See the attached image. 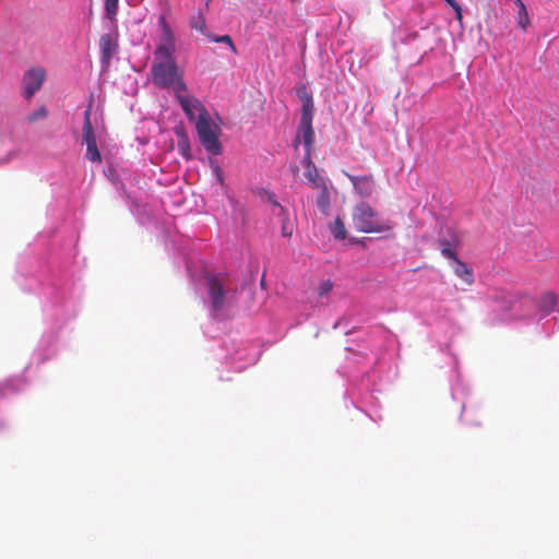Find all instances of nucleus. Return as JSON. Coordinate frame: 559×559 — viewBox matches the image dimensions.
Segmentation results:
<instances>
[{"label": "nucleus", "mask_w": 559, "mask_h": 559, "mask_svg": "<svg viewBox=\"0 0 559 559\" xmlns=\"http://www.w3.org/2000/svg\"><path fill=\"white\" fill-rule=\"evenodd\" d=\"M183 74L185 70L177 64L176 58H153L151 75L153 84L157 87L170 90L174 94L187 91Z\"/></svg>", "instance_id": "1"}, {"label": "nucleus", "mask_w": 559, "mask_h": 559, "mask_svg": "<svg viewBox=\"0 0 559 559\" xmlns=\"http://www.w3.org/2000/svg\"><path fill=\"white\" fill-rule=\"evenodd\" d=\"M352 224L357 231L365 234H380L392 229L391 223L381 219L379 213L365 201L353 207Z\"/></svg>", "instance_id": "2"}, {"label": "nucleus", "mask_w": 559, "mask_h": 559, "mask_svg": "<svg viewBox=\"0 0 559 559\" xmlns=\"http://www.w3.org/2000/svg\"><path fill=\"white\" fill-rule=\"evenodd\" d=\"M195 129L204 148L212 155H219L222 153V144L219 142L221 128L211 120L210 114L197 119Z\"/></svg>", "instance_id": "3"}, {"label": "nucleus", "mask_w": 559, "mask_h": 559, "mask_svg": "<svg viewBox=\"0 0 559 559\" xmlns=\"http://www.w3.org/2000/svg\"><path fill=\"white\" fill-rule=\"evenodd\" d=\"M158 26L159 35L156 48L154 50V58H175L177 50L176 36L164 14L159 15L158 17Z\"/></svg>", "instance_id": "4"}, {"label": "nucleus", "mask_w": 559, "mask_h": 559, "mask_svg": "<svg viewBox=\"0 0 559 559\" xmlns=\"http://www.w3.org/2000/svg\"><path fill=\"white\" fill-rule=\"evenodd\" d=\"M91 115H92V105L90 104L88 107L84 111L82 141L86 145V158L91 163L100 164L103 162V158H102V154L97 147V141H96L94 128L92 126Z\"/></svg>", "instance_id": "5"}, {"label": "nucleus", "mask_w": 559, "mask_h": 559, "mask_svg": "<svg viewBox=\"0 0 559 559\" xmlns=\"http://www.w3.org/2000/svg\"><path fill=\"white\" fill-rule=\"evenodd\" d=\"M175 96L190 121H197L200 117L209 115L205 106L197 97L189 95L188 90L180 91Z\"/></svg>", "instance_id": "6"}, {"label": "nucleus", "mask_w": 559, "mask_h": 559, "mask_svg": "<svg viewBox=\"0 0 559 559\" xmlns=\"http://www.w3.org/2000/svg\"><path fill=\"white\" fill-rule=\"evenodd\" d=\"M209 297L212 310L218 313L223 310L226 299V289L223 280L217 275L206 276Z\"/></svg>", "instance_id": "7"}, {"label": "nucleus", "mask_w": 559, "mask_h": 559, "mask_svg": "<svg viewBox=\"0 0 559 559\" xmlns=\"http://www.w3.org/2000/svg\"><path fill=\"white\" fill-rule=\"evenodd\" d=\"M46 72L41 68H33L28 70L22 81L23 96L31 98L39 91L44 84Z\"/></svg>", "instance_id": "8"}, {"label": "nucleus", "mask_w": 559, "mask_h": 559, "mask_svg": "<svg viewBox=\"0 0 559 559\" xmlns=\"http://www.w3.org/2000/svg\"><path fill=\"white\" fill-rule=\"evenodd\" d=\"M350 182L354 186L355 191L361 197V198H369L373 192V178L371 176H353L347 175Z\"/></svg>", "instance_id": "9"}, {"label": "nucleus", "mask_w": 559, "mask_h": 559, "mask_svg": "<svg viewBox=\"0 0 559 559\" xmlns=\"http://www.w3.org/2000/svg\"><path fill=\"white\" fill-rule=\"evenodd\" d=\"M304 165L306 168L305 176L313 188L319 189V188L325 186V181L319 175L318 169H317L314 163L312 162L311 154L309 152L305 153Z\"/></svg>", "instance_id": "10"}, {"label": "nucleus", "mask_w": 559, "mask_h": 559, "mask_svg": "<svg viewBox=\"0 0 559 559\" xmlns=\"http://www.w3.org/2000/svg\"><path fill=\"white\" fill-rule=\"evenodd\" d=\"M297 135L302 140L305 146V153L311 154L312 146L314 143V131L312 128V121L300 120L297 129Z\"/></svg>", "instance_id": "11"}, {"label": "nucleus", "mask_w": 559, "mask_h": 559, "mask_svg": "<svg viewBox=\"0 0 559 559\" xmlns=\"http://www.w3.org/2000/svg\"><path fill=\"white\" fill-rule=\"evenodd\" d=\"M102 50V60L104 63H109L112 55L117 49V43L110 34H104L99 40Z\"/></svg>", "instance_id": "12"}, {"label": "nucleus", "mask_w": 559, "mask_h": 559, "mask_svg": "<svg viewBox=\"0 0 559 559\" xmlns=\"http://www.w3.org/2000/svg\"><path fill=\"white\" fill-rule=\"evenodd\" d=\"M176 135L178 138V151L179 153L181 154V156L189 160L192 158V155H191V148H190V142H189V138L186 133V131L180 128V129H176Z\"/></svg>", "instance_id": "13"}, {"label": "nucleus", "mask_w": 559, "mask_h": 559, "mask_svg": "<svg viewBox=\"0 0 559 559\" xmlns=\"http://www.w3.org/2000/svg\"><path fill=\"white\" fill-rule=\"evenodd\" d=\"M454 273L457 277L463 280L467 285H472L474 283L473 270L460 259L454 262Z\"/></svg>", "instance_id": "14"}, {"label": "nucleus", "mask_w": 559, "mask_h": 559, "mask_svg": "<svg viewBox=\"0 0 559 559\" xmlns=\"http://www.w3.org/2000/svg\"><path fill=\"white\" fill-rule=\"evenodd\" d=\"M330 230L333 237L337 240H344L346 238L347 230L340 216L330 225Z\"/></svg>", "instance_id": "15"}, {"label": "nucleus", "mask_w": 559, "mask_h": 559, "mask_svg": "<svg viewBox=\"0 0 559 559\" xmlns=\"http://www.w3.org/2000/svg\"><path fill=\"white\" fill-rule=\"evenodd\" d=\"M516 5L519 7L516 22L520 27L526 29L530 24V17L525 4L522 0H518Z\"/></svg>", "instance_id": "16"}, {"label": "nucleus", "mask_w": 559, "mask_h": 559, "mask_svg": "<svg viewBox=\"0 0 559 559\" xmlns=\"http://www.w3.org/2000/svg\"><path fill=\"white\" fill-rule=\"evenodd\" d=\"M321 192L317 199V205L322 212H326L330 206V194L326 185L321 187Z\"/></svg>", "instance_id": "17"}, {"label": "nucleus", "mask_w": 559, "mask_h": 559, "mask_svg": "<svg viewBox=\"0 0 559 559\" xmlns=\"http://www.w3.org/2000/svg\"><path fill=\"white\" fill-rule=\"evenodd\" d=\"M313 110H314V106H313V100L312 99H308L307 102H302V108H301V116H300V120H305L306 121H312L313 119Z\"/></svg>", "instance_id": "18"}, {"label": "nucleus", "mask_w": 559, "mask_h": 559, "mask_svg": "<svg viewBox=\"0 0 559 559\" xmlns=\"http://www.w3.org/2000/svg\"><path fill=\"white\" fill-rule=\"evenodd\" d=\"M190 26L193 29L199 31L200 33H204L206 28V22L204 16L199 12L195 16H193L190 21Z\"/></svg>", "instance_id": "19"}, {"label": "nucleus", "mask_w": 559, "mask_h": 559, "mask_svg": "<svg viewBox=\"0 0 559 559\" xmlns=\"http://www.w3.org/2000/svg\"><path fill=\"white\" fill-rule=\"evenodd\" d=\"M119 0H105V12L108 19L114 20L118 12Z\"/></svg>", "instance_id": "20"}, {"label": "nucleus", "mask_w": 559, "mask_h": 559, "mask_svg": "<svg viewBox=\"0 0 559 559\" xmlns=\"http://www.w3.org/2000/svg\"><path fill=\"white\" fill-rule=\"evenodd\" d=\"M282 216V227H281V234L283 237H292L294 231V225L289 222L287 217V213Z\"/></svg>", "instance_id": "21"}, {"label": "nucleus", "mask_w": 559, "mask_h": 559, "mask_svg": "<svg viewBox=\"0 0 559 559\" xmlns=\"http://www.w3.org/2000/svg\"><path fill=\"white\" fill-rule=\"evenodd\" d=\"M47 115H48V111H47L46 107L41 106L34 112L29 114L27 116V120H28V122H36L39 119H45L47 117Z\"/></svg>", "instance_id": "22"}, {"label": "nucleus", "mask_w": 559, "mask_h": 559, "mask_svg": "<svg viewBox=\"0 0 559 559\" xmlns=\"http://www.w3.org/2000/svg\"><path fill=\"white\" fill-rule=\"evenodd\" d=\"M333 288V284L330 280L323 282L319 288H318V294L320 297H323L324 295L329 294Z\"/></svg>", "instance_id": "23"}, {"label": "nucleus", "mask_w": 559, "mask_h": 559, "mask_svg": "<svg viewBox=\"0 0 559 559\" xmlns=\"http://www.w3.org/2000/svg\"><path fill=\"white\" fill-rule=\"evenodd\" d=\"M213 40L216 41V43H226L233 52H236V47L231 40V37L229 35H223V36H217V37H213Z\"/></svg>", "instance_id": "24"}, {"label": "nucleus", "mask_w": 559, "mask_h": 559, "mask_svg": "<svg viewBox=\"0 0 559 559\" xmlns=\"http://www.w3.org/2000/svg\"><path fill=\"white\" fill-rule=\"evenodd\" d=\"M441 254L448 259L453 260L456 262L459 260L456 252L452 249V247H443L441 248Z\"/></svg>", "instance_id": "25"}, {"label": "nucleus", "mask_w": 559, "mask_h": 559, "mask_svg": "<svg viewBox=\"0 0 559 559\" xmlns=\"http://www.w3.org/2000/svg\"><path fill=\"white\" fill-rule=\"evenodd\" d=\"M267 201L278 209V215L286 214V209L276 201L272 193H267Z\"/></svg>", "instance_id": "26"}, {"label": "nucleus", "mask_w": 559, "mask_h": 559, "mask_svg": "<svg viewBox=\"0 0 559 559\" xmlns=\"http://www.w3.org/2000/svg\"><path fill=\"white\" fill-rule=\"evenodd\" d=\"M297 94L301 102H307L308 99H312V96L307 92V88L305 85H302L298 91Z\"/></svg>", "instance_id": "27"}, {"label": "nucleus", "mask_w": 559, "mask_h": 559, "mask_svg": "<svg viewBox=\"0 0 559 559\" xmlns=\"http://www.w3.org/2000/svg\"><path fill=\"white\" fill-rule=\"evenodd\" d=\"M544 301L549 306V307H555L556 304H557V297L554 293H548L544 296Z\"/></svg>", "instance_id": "28"}, {"label": "nucleus", "mask_w": 559, "mask_h": 559, "mask_svg": "<svg viewBox=\"0 0 559 559\" xmlns=\"http://www.w3.org/2000/svg\"><path fill=\"white\" fill-rule=\"evenodd\" d=\"M439 243H440L441 248H443V247L450 248V247L456 246L457 239L455 237H453L451 240L440 239Z\"/></svg>", "instance_id": "29"}, {"label": "nucleus", "mask_w": 559, "mask_h": 559, "mask_svg": "<svg viewBox=\"0 0 559 559\" xmlns=\"http://www.w3.org/2000/svg\"><path fill=\"white\" fill-rule=\"evenodd\" d=\"M452 9L455 11V19L462 23L463 21V14H462V8L459 3L452 7Z\"/></svg>", "instance_id": "30"}, {"label": "nucleus", "mask_w": 559, "mask_h": 559, "mask_svg": "<svg viewBox=\"0 0 559 559\" xmlns=\"http://www.w3.org/2000/svg\"><path fill=\"white\" fill-rule=\"evenodd\" d=\"M215 171H216V175H217V180L219 181L221 185H223L224 182V178H223V174H222V170L218 166L215 167Z\"/></svg>", "instance_id": "31"}, {"label": "nucleus", "mask_w": 559, "mask_h": 559, "mask_svg": "<svg viewBox=\"0 0 559 559\" xmlns=\"http://www.w3.org/2000/svg\"><path fill=\"white\" fill-rule=\"evenodd\" d=\"M301 141L302 140L296 134V138L293 141L294 147L297 148Z\"/></svg>", "instance_id": "32"}, {"label": "nucleus", "mask_w": 559, "mask_h": 559, "mask_svg": "<svg viewBox=\"0 0 559 559\" xmlns=\"http://www.w3.org/2000/svg\"><path fill=\"white\" fill-rule=\"evenodd\" d=\"M451 8L457 3L455 0H444Z\"/></svg>", "instance_id": "33"}, {"label": "nucleus", "mask_w": 559, "mask_h": 559, "mask_svg": "<svg viewBox=\"0 0 559 559\" xmlns=\"http://www.w3.org/2000/svg\"><path fill=\"white\" fill-rule=\"evenodd\" d=\"M515 3H518V0H515Z\"/></svg>", "instance_id": "34"}]
</instances>
